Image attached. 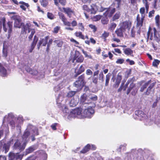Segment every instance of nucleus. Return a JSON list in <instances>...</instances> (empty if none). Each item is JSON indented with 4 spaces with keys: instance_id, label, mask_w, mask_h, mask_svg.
Returning <instances> with one entry per match:
<instances>
[{
    "instance_id": "1",
    "label": "nucleus",
    "mask_w": 160,
    "mask_h": 160,
    "mask_svg": "<svg viewBox=\"0 0 160 160\" xmlns=\"http://www.w3.org/2000/svg\"><path fill=\"white\" fill-rule=\"evenodd\" d=\"M62 107L63 112L66 113L65 115L67 116V117L70 120L72 118L78 117L81 114V109L80 108L72 110L69 113V111L66 106L63 105L62 106Z\"/></svg>"
},
{
    "instance_id": "2",
    "label": "nucleus",
    "mask_w": 160,
    "mask_h": 160,
    "mask_svg": "<svg viewBox=\"0 0 160 160\" xmlns=\"http://www.w3.org/2000/svg\"><path fill=\"white\" fill-rule=\"evenodd\" d=\"M29 134V133L28 132H25L22 137L24 142L21 144L20 141L19 140H17L13 146L14 148L19 150L20 151L23 150L28 141V139H27V138Z\"/></svg>"
},
{
    "instance_id": "3",
    "label": "nucleus",
    "mask_w": 160,
    "mask_h": 160,
    "mask_svg": "<svg viewBox=\"0 0 160 160\" xmlns=\"http://www.w3.org/2000/svg\"><path fill=\"white\" fill-rule=\"evenodd\" d=\"M16 118L13 113L12 112L9 113L4 117L3 123L5 124V122H8L12 127L14 128L16 125L15 122Z\"/></svg>"
},
{
    "instance_id": "4",
    "label": "nucleus",
    "mask_w": 160,
    "mask_h": 160,
    "mask_svg": "<svg viewBox=\"0 0 160 160\" xmlns=\"http://www.w3.org/2000/svg\"><path fill=\"white\" fill-rule=\"evenodd\" d=\"M62 84H59L54 88V90L56 93L55 95L57 98L56 102L58 104H60L61 102L63 100V96L62 95V93L60 92L61 89L62 88Z\"/></svg>"
},
{
    "instance_id": "5",
    "label": "nucleus",
    "mask_w": 160,
    "mask_h": 160,
    "mask_svg": "<svg viewBox=\"0 0 160 160\" xmlns=\"http://www.w3.org/2000/svg\"><path fill=\"white\" fill-rule=\"evenodd\" d=\"M3 29L5 32H8V38L9 39L10 36V34L12 31V22H9L7 24L5 23V19H2Z\"/></svg>"
},
{
    "instance_id": "6",
    "label": "nucleus",
    "mask_w": 160,
    "mask_h": 160,
    "mask_svg": "<svg viewBox=\"0 0 160 160\" xmlns=\"http://www.w3.org/2000/svg\"><path fill=\"white\" fill-rule=\"evenodd\" d=\"M28 132L29 133V134L28 136L30 135V133H32V141H34L35 140V138H34V136L35 135H37L38 134V132L37 128L31 125H29L28 126L27 131H26L25 132ZM28 139L29 140V138H28V137H27V139Z\"/></svg>"
},
{
    "instance_id": "7",
    "label": "nucleus",
    "mask_w": 160,
    "mask_h": 160,
    "mask_svg": "<svg viewBox=\"0 0 160 160\" xmlns=\"http://www.w3.org/2000/svg\"><path fill=\"white\" fill-rule=\"evenodd\" d=\"M94 113V110L92 108L91 106H89L87 108L85 109L83 113H81V115L88 118H91Z\"/></svg>"
},
{
    "instance_id": "8",
    "label": "nucleus",
    "mask_w": 160,
    "mask_h": 160,
    "mask_svg": "<svg viewBox=\"0 0 160 160\" xmlns=\"http://www.w3.org/2000/svg\"><path fill=\"white\" fill-rule=\"evenodd\" d=\"M84 75H82L80 76L74 83V86L78 88V89H81L84 85Z\"/></svg>"
},
{
    "instance_id": "9",
    "label": "nucleus",
    "mask_w": 160,
    "mask_h": 160,
    "mask_svg": "<svg viewBox=\"0 0 160 160\" xmlns=\"http://www.w3.org/2000/svg\"><path fill=\"white\" fill-rule=\"evenodd\" d=\"M84 58L82 55L78 51H75L74 56L72 59V62H82L84 60Z\"/></svg>"
},
{
    "instance_id": "10",
    "label": "nucleus",
    "mask_w": 160,
    "mask_h": 160,
    "mask_svg": "<svg viewBox=\"0 0 160 160\" xmlns=\"http://www.w3.org/2000/svg\"><path fill=\"white\" fill-rule=\"evenodd\" d=\"M131 26V23L129 21H125L121 24L120 27L126 32L128 33Z\"/></svg>"
},
{
    "instance_id": "11",
    "label": "nucleus",
    "mask_w": 160,
    "mask_h": 160,
    "mask_svg": "<svg viewBox=\"0 0 160 160\" xmlns=\"http://www.w3.org/2000/svg\"><path fill=\"white\" fill-rule=\"evenodd\" d=\"M12 19L14 20V27L20 28L21 25L23 24L21 23V20L20 17L18 15H14L12 17Z\"/></svg>"
},
{
    "instance_id": "12",
    "label": "nucleus",
    "mask_w": 160,
    "mask_h": 160,
    "mask_svg": "<svg viewBox=\"0 0 160 160\" xmlns=\"http://www.w3.org/2000/svg\"><path fill=\"white\" fill-rule=\"evenodd\" d=\"M4 132L6 135H8L9 132L8 125L2 123L0 128V139L3 136Z\"/></svg>"
},
{
    "instance_id": "13",
    "label": "nucleus",
    "mask_w": 160,
    "mask_h": 160,
    "mask_svg": "<svg viewBox=\"0 0 160 160\" xmlns=\"http://www.w3.org/2000/svg\"><path fill=\"white\" fill-rule=\"evenodd\" d=\"M135 114V115L137 116L136 118L140 120H144L147 117L146 114H145L142 111L140 110L136 111Z\"/></svg>"
},
{
    "instance_id": "14",
    "label": "nucleus",
    "mask_w": 160,
    "mask_h": 160,
    "mask_svg": "<svg viewBox=\"0 0 160 160\" xmlns=\"http://www.w3.org/2000/svg\"><path fill=\"white\" fill-rule=\"evenodd\" d=\"M9 159V160H13L15 159H21L22 156L18 153H13L10 152L8 154Z\"/></svg>"
},
{
    "instance_id": "15",
    "label": "nucleus",
    "mask_w": 160,
    "mask_h": 160,
    "mask_svg": "<svg viewBox=\"0 0 160 160\" xmlns=\"http://www.w3.org/2000/svg\"><path fill=\"white\" fill-rule=\"evenodd\" d=\"M13 143V139L11 138L10 141L7 143H4L3 145V149L5 151V153H6L9 150L10 146Z\"/></svg>"
},
{
    "instance_id": "16",
    "label": "nucleus",
    "mask_w": 160,
    "mask_h": 160,
    "mask_svg": "<svg viewBox=\"0 0 160 160\" xmlns=\"http://www.w3.org/2000/svg\"><path fill=\"white\" fill-rule=\"evenodd\" d=\"M48 39V37L46 36L44 38L40 40L38 44L37 45L38 48V49H39L40 46L42 44L43 46H46V44L47 43Z\"/></svg>"
},
{
    "instance_id": "17",
    "label": "nucleus",
    "mask_w": 160,
    "mask_h": 160,
    "mask_svg": "<svg viewBox=\"0 0 160 160\" xmlns=\"http://www.w3.org/2000/svg\"><path fill=\"white\" fill-rule=\"evenodd\" d=\"M115 8H110L107 10L106 12L104 13L103 14L105 16V17L108 16L110 17L115 12Z\"/></svg>"
},
{
    "instance_id": "18",
    "label": "nucleus",
    "mask_w": 160,
    "mask_h": 160,
    "mask_svg": "<svg viewBox=\"0 0 160 160\" xmlns=\"http://www.w3.org/2000/svg\"><path fill=\"white\" fill-rule=\"evenodd\" d=\"M31 24L30 23H27L26 24L23 25V28L22 29V31L24 32H26L28 31V32L29 33L31 31Z\"/></svg>"
},
{
    "instance_id": "19",
    "label": "nucleus",
    "mask_w": 160,
    "mask_h": 160,
    "mask_svg": "<svg viewBox=\"0 0 160 160\" xmlns=\"http://www.w3.org/2000/svg\"><path fill=\"white\" fill-rule=\"evenodd\" d=\"M144 18H142V17H141V18H140L139 15H138L137 17V27L141 28L142 26Z\"/></svg>"
},
{
    "instance_id": "20",
    "label": "nucleus",
    "mask_w": 160,
    "mask_h": 160,
    "mask_svg": "<svg viewBox=\"0 0 160 160\" xmlns=\"http://www.w3.org/2000/svg\"><path fill=\"white\" fill-rule=\"evenodd\" d=\"M62 9L64 12L67 14L69 18H70L72 14L74 13L73 11L69 8H63Z\"/></svg>"
},
{
    "instance_id": "21",
    "label": "nucleus",
    "mask_w": 160,
    "mask_h": 160,
    "mask_svg": "<svg viewBox=\"0 0 160 160\" xmlns=\"http://www.w3.org/2000/svg\"><path fill=\"white\" fill-rule=\"evenodd\" d=\"M115 32L117 34L118 37H122L123 36V33H124L125 34H127V33L123 29L121 28V27L117 29L115 31Z\"/></svg>"
},
{
    "instance_id": "22",
    "label": "nucleus",
    "mask_w": 160,
    "mask_h": 160,
    "mask_svg": "<svg viewBox=\"0 0 160 160\" xmlns=\"http://www.w3.org/2000/svg\"><path fill=\"white\" fill-rule=\"evenodd\" d=\"M7 75L6 69L0 64V75L2 77H6Z\"/></svg>"
},
{
    "instance_id": "23",
    "label": "nucleus",
    "mask_w": 160,
    "mask_h": 160,
    "mask_svg": "<svg viewBox=\"0 0 160 160\" xmlns=\"http://www.w3.org/2000/svg\"><path fill=\"white\" fill-rule=\"evenodd\" d=\"M90 10V12H91V13L95 14L98 10V6L95 4H92L91 5V9Z\"/></svg>"
},
{
    "instance_id": "24",
    "label": "nucleus",
    "mask_w": 160,
    "mask_h": 160,
    "mask_svg": "<svg viewBox=\"0 0 160 160\" xmlns=\"http://www.w3.org/2000/svg\"><path fill=\"white\" fill-rule=\"evenodd\" d=\"M122 79V77L121 75H120L119 73L118 74L117 76L116 81L114 85L115 88H117L118 87L121 82Z\"/></svg>"
},
{
    "instance_id": "25",
    "label": "nucleus",
    "mask_w": 160,
    "mask_h": 160,
    "mask_svg": "<svg viewBox=\"0 0 160 160\" xmlns=\"http://www.w3.org/2000/svg\"><path fill=\"white\" fill-rule=\"evenodd\" d=\"M85 65L84 64L82 65L80 67L78 71L76 70L75 72L77 74L76 75H75V77H77V75L80 74L82 72H83L85 70L84 66Z\"/></svg>"
},
{
    "instance_id": "26",
    "label": "nucleus",
    "mask_w": 160,
    "mask_h": 160,
    "mask_svg": "<svg viewBox=\"0 0 160 160\" xmlns=\"http://www.w3.org/2000/svg\"><path fill=\"white\" fill-rule=\"evenodd\" d=\"M87 98L88 97H87L86 94H83L81 97V101L82 102H84L85 104L90 103V102L88 101Z\"/></svg>"
},
{
    "instance_id": "27",
    "label": "nucleus",
    "mask_w": 160,
    "mask_h": 160,
    "mask_svg": "<svg viewBox=\"0 0 160 160\" xmlns=\"http://www.w3.org/2000/svg\"><path fill=\"white\" fill-rule=\"evenodd\" d=\"M36 149L35 146H32L29 147L25 151L26 155L31 153Z\"/></svg>"
},
{
    "instance_id": "28",
    "label": "nucleus",
    "mask_w": 160,
    "mask_h": 160,
    "mask_svg": "<svg viewBox=\"0 0 160 160\" xmlns=\"http://www.w3.org/2000/svg\"><path fill=\"white\" fill-rule=\"evenodd\" d=\"M91 149V145L90 144H88L86 145L83 149L80 151L81 153H85Z\"/></svg>"
},
{
    "instance_id": "29",
    "label": "nucleus",
    "mask_w": 160,
    "mask_h": 160,
    "mask_svg": "<svg viewBox=\"0 0 160 160\" xmlns=\"http://www.w3.org/2000/svg\"><path fill=\"white\" fill-rule=\"evenodd\" d=\"M26 71L31 74L36 75L38 74V71L36 70H33L29 67H27L25 68Z\"/></svg>"
},
{
    "instance_id": "30",
    "label": "nucleus",
    "mask_w": 160,
    "mask_h": 160,
    "mask_svg": "<svg viewBox=\"0 0 160 160\" xmlns=\"http://www.w3.org/2000/svg\"><path fill=\"white\" fill-rule=\"evenodd\" d=\"M78 103V101L75 100L74 99H72L70 102L69 105L71 107H74L76 106Z\"/></svg>"
},
{
    "instance_id": "31",
    "label": "nucleus",
    "mask_w": 160,
    "mask_h": 160,
    "mask_svg": "<svg viewBox=\"0 0 160 160\" xmlns=\"http://www.w3.org/2000/svg\"><path fill=\"white\" fill-rule=\"evenodd\" d=\"M19 3L22 4L20 6V7L23 10L25 11L26 8L25 7L28 8L29 6V5L27 3H25L23 2H20Z\"/></svg>"
},
{
    "instance_id": "32",
    "label": "nucleus",
    "mask_w": 160,
    "mask_h": 160,
    "mask_svg": "<svg viewBox=\"0 0 160 160\" xmlns=\"http://www.w3.org/2000/svg\"><path fill=\"white\" fill-rule=\"evenodd\" d=\"M124 53L127 55H130L132 56H133L132 55L133 51L129 48H128L124 50Z\"/></svg>"
},
{
    "instance_id": "33",
    "label": "nucleus",
    "mask_w": 160,
    "mask_h": 160,
    "mask_svg": "<svg viewBox=\"0 0 160 160\" xmlns=\"http://www.w3.org/2000/svg\"><path fill=\"white\" fill-rule=\"evenodd\" d=\"M151 82V80H150L147 82L145 83L141 88L140 91L143 92L144 90L146 88L149 84Z\"/></svg>"
},
{
    "instance_id": "34",
    "label": "nucleus",
    "mask_w": 160,
    "mask_h": 160,
    "mask_svg": "<svg viewBox=\"0 0 160 160\" xmlns=\"http://www.w3.org/2000/svg\"><path fill=\"white\" fill-rule=\"evenodd\" d=\"M159 16L157 15L155 17V22L156 25L158 27L160 32V23L159 22Z\"/></svg>"
},
{
    "instance_id": "35",
    "label": "nucleus",
    "mask_w": 160,
    "mask_h": 160,
    "mask_svg": "<svg viewBox=\"0 0 160 160\" xmlns=\"http://www.w3.org/2000/svg\"><path fill=\"white\" fill-rule=\"evenodd\" d=\"M87 99H88V100H90V101H95L97 100L98 97L96 95H93L88 97Z\"/></svg>"
},
{
    "instance_id": "36",
    "label": "nucleus",
    "mask_w": 160,
    "mask_h": 160,
    "mask_svg": "<svg viewBox=\"0 0 160 160\" xmlns=\"http://www.w3.org/2000/svg\"><path fill=\"white\" fill-rule=\"evenodd\" d=\"M154 8H157L158 7H160V0H155L153 4Z\"/></svg>"
},
{
    "instance_id": "37",
    "label": "nucleus",
    "mask_w": 160,
    "mask_h": 160,
    "mask_svg": "<svg viewBox=\"0 0 160 160\" xmlns=\"http://www.w3.org/2000/svg\"><path fill=\"white\" fill-rule=\"evenodd\" d=\"M154 84L152 83L147 88V91L144 92V94L146 95H148L150 93L151 90L152 88L154 86Z\"/></svg>"
},
{
    "instance_id": "38",
    "label": "nucleus",
    "mask_w": 160,
    "mask_h": 160,
    "mask_svg": "<svg viewBox=\"0 0 160 160\" xmlns=\"http://www.w3.org/2000/svg\"><path fill=\"white\" fill-rule=\"evenodd\" d=\"M30 32H31V34L28 37V38L29 41H31L32 40V37L35 33V31L34 29H31Z\"/></svg>"
},
{
    "instance_id": "39",
    "label": "nucleus",
    "mask_w": 160,
    "mask_h": 160,
    "mask_svg": "<svg viewBox=\"0 0 160 160\" xmlns=\"http://www.w3.org/2000/svg\"><path fill=\"white\" fill-rule=\"evenodd\" d=\"M140 12L141 15V17L142 18H144L145 14V8L144 7L141 8L140 9Z\"/></svg>"
},
{
    "instance_id": "40",
    "label": "nucleus",
    "mask_w": 160,
    "mask_h": 160,
    "mask_svg": "<svg viewBox=\"0 0 160 160\" xmlns=\"http://www.w3.org/2000/svg\"><path fill=\"white\" fill-rule=\"evenodd\" d=\"M75 34V36L77 37H79L80 38L84 39V37L82 34V33L81 32H76Z\"/></svg>"
},
{
    "instance_id": "41",
    "label": "nucleus",
    "mask_w": 160,
    "mask_h": 160,
    "mask_svg": "<svg viewBox=\"0 0 160 160\" xmlns=\"http://www.w3.org/2000/svg\"><path fill=\"white\" fill-rule=\"evenodd\" d=\"M40 3L41 5L44 7H46L48 4V0H41Z\"/></svg>"
},
{
    "instance_id": "42",
    "label": "nucleus",
    "mask_w": 160,
    "mask_h": 160,
    "mask_svg": "<svg viewBox=\"0 0 160 160\" xmlns=\"http://www.w3.org/2000/svg\"><path fill=\"white\" fill-rule=\"evenodd\" d=\"M76 93V91H70L67 94V97L68 98L72 97L75 95Z\"/></svg>"
},
{
    "instance_id": "43",
    "label": "nucleus",
    "mask_w": 160,
    "mask_h": 160,
    "mask_svg": "<svg viewBox=\"0 0 160 160\" xmlns=\"http://www.w3.org/2000/svg\"><path fill=\"white\" fill-rule=\"evenodd\" d=\"M111 76V74L110 73H108L106 75L105 82V85L106 86H107L108 85L109 81L110 80V77Z\"/></svg>"
},
{
    "instance_id": "44",
    "label": "nucleus",
    "mask_w": 160,
    "mask_h": 160,
    "mask_svg": "<svg viewBox=\"0 0 160 160\" xmlns=\"http://www.w3.org/2000/svg\"><path fill=\"white\" fill-rule=\"evenodd\" d=\"M135 86V85L133 83H131L129 86V88L128 89L127 93V94H128L131 91V90Z\"/></svg>"
},
{
    "instance_id": "45",
    "label": "nucleus",
    "mask_w": 160,
    "mask_h": 160,
    "mask_svg": "<svg viewBox=\"0 0 160 160\" xmlns=\"http://www.w3.org/2000/svg\"><path fill=\"white\" fill-rule=\"evenodd\" d=\"M160 61L158 59H154L152 62V65L154 67H157L159 64Z\"/></svg>"
},
{
    "instance_id": "46",
    "label": "nucleus",
    "mask_w": 160,
    "mask_h": 160,
    "mask_svg": "<svg viewBox=\"0 0 160 160\" xmlns=\"http://www.w3.org/2000/svg\"><path fill=\"white\" fill-rule=\"evenodd\" d=\"M58 15L59 16L60 18L62 20L63 22H64L65 20H66V19L65 18L63 13L59 12H58Z\"/></svg>"
},
{
    "instance_id": "47",
    "label": "nucleus",
    "mask_w": 160,
    "mask_h": 160,
    "mask_svg": "<svg viewBox=\"0 0 160 160\" xmlns=\"http://www.w3.org/2000/svg\"><path fill=\"white\" fill-rule=\"evenodd\" d=\"M109 36V33L108 32H105L102 35V38L104 39V41L106 40V38Z\"/></svg>"
},
{
    "instance_id": "48",
    "label": "nucleus",
    "mask_w": 160,
    "mask_h": 160,
    "mask_svg": "<svg viewBox=\"0 0 160 160\" xmlns=\"http://www.w3.org/2000/svg\"><path fill=\"white\" fill-rule=\"evenodd\" d=\"M54 42L57 44V45L59 47H61L62 44V42L59 40H56L54 41Z\"/></svg>"
},
{
    "instance_id": "49",
    "label": "nucleus",
    "mask_w": 160,
    "mask_h": 160,
    "mask_svg": "<svg viewBox=\"0 0 160 160\" xmlns=\"http://www.w3.org/2000/svg\"><path fill=\"white\" fill-rule=\"evenodd\" d=\"M142 2L144 4L145 6L146 9V12H148V9L149 8V5L148 4V1L147 0H143Z\"/></svg>"
},
{
    "instance_id": "50",
    "label": "nucleus",
    "mask_w": 160,
    "mask_h": 160,
    "mask_svg": "<svg viewBox=\"0 0 160 160\" xmlns=\"http://www.w3.org/2000/svg\"><path fill=\"white\" fill-rule=\"evenodd\" d=\"M38 40V38L36 35H35L34 36L33 41L31 44L36 46Z\"/></svg>"
},
{
    "instance_id": "51",
    "label": "nucleus",
    "mask_w": 160,
    "mask_h": 160,
    "mask_svg": "<svg viewBox=\"0 0 160 160\" xmlns=\"http://www.w3.org/2000/svg\"><path fill=\"white\" fill-rule=\"evenodd\" d=\"M47 17L51 19H54L55 18L54 16L52 13L49 12L47 13Z\"/></svg>"
},
{
    "instance_id": "52",
    "label": "nucleus",
    "mask_w": 160,
    "mask_h": 160,
    "mask_svg": "<svg viewBox=\"0 0 160 160\" xmlns=\"http://www.w3.org/2000/svg\"><path fill=\"white\" fill-rule=\"evenodd\" d=\"M17 120L19 123H22L23 121L22 117L21 115L19 116L17 118Z\"/></svg>"
},
{
    "instance_id": "53",
    "label": "nucleus",
    "mask_w": 160,
    "mask_h": 160,
    "mask_svg": "<svg viewBox=\"0 0 160 160\" xmlns=\"http://www.w3.org/2000/svg\"><path fill=\"white\" fill-rule=\"evenodd\" d=\"M60 27L59 26H57L55 27L54 28V30L53 31V32L55 33H57L59 30H60Z\"/></svg>"
},
{
    "instance_id": "54",
    "label": "nucleus",
    "mask_w": 160,
    "mask_h": 160,
    "mask_svg": "<svg viewBox=\"0 0 160 160\" xmlns=\"http://www.w3.org/2000/svg\"><path fill=\"white\" fill-rule=\"evenodd\" d=\"M120 14L119 13H116L113 17V20H115L118 19L120 17Z\"/></svg>"
},
{
    "instance_id": "55",
    "label": "nucleus",
    "mask_w": 160,
    "mask_h": 160,
    "mask_svg": "<svg viewBox=\"0 0 160 160\" xmlns=\"http://www.w3.org/2000/svg\"><path fill=\"white\" fill-rule=\"evenodd\" d=\"M82 53L85 56V57L88 58H91L92 57L90 55H88L87 54V53L86 51H84V50H82Z\"/></svg>"
},
{
    "instance_id": "56",
    "label": "nucleus",
    "mask_w": 160,
    "mask_h": 160,
    "mask_svg": "<svg viewBox=\"0 0 160 160\" xmlns=\"http://www.w3.org/2000/svg\"><path fill=\"white\" fill-rule=\"evenodd\" d=\"M124 60L122 58L118 59L116 61V63L117 64H122L124 62Z\"/></svg>"
},
{
    "instance_id": "57",
    "label": "nucleus",
    "mask_w": 160,
    "mask_h": 160,
    "mask_svg": "<svg viewBox=\"0 0 160 160\" xmlns=\"http://www.w3.org/2000/svg\"><path fill=\"white\" fill-rule=\"evenodd\" d=\"M102 23L103 24H107L108 22V21L106 19V18H104L103 19H102L101 20Z\"/></svg>"
},
{
    "instance_id": "58",
    "label": "nucleus",
    "mask_w": 160,
    "mask_h": 160,
    "mask_svg": "<svg viewBox=\"0 0 160 160\" xmlns=\"http://www.w3.org/2000/svg\"><path fill=\"white\" fill-rule=\"evenodd\" d=\"M116 25L115 23H111L110 27L109 28V29L111 30H113L116 27Z\"/></svg>"
},
{
    "instance_id": "59",
    "label": "nucleus",
    "mask_w": 160,
    "mask_h": 160,
    "mask_svg": "<svg viewBox=\"0 0 160 160\" xmlns=\"http://www.w3.org/2000/svg\"><path fill=\"white\" fill-rule=\"evenodd\" d=\"M89 27L91 29H93V32H95L97 30V28L95 27V26L92 25V24H90L89 25Z\"/></svg>"
},
{
    "instance_id": "60",
    "label": "nucleus",
    "mask_w": 160,
    "mask_h": 160,
    "mask_svg": "<svg viewBox=\"0 0 160 160\" xmlns=\"http://www.w3.org/2000/svg\"><path fill=\"white\" fill-rule=\"evenodd\" d=\"M83 9L88 12H90V9L86 5H84L83 6Z\"/></svg>"
},
{
    "instance_id": "61",
    "label": "nucleus",
    "mask_w": 160,
    "mask_h": 160,
    "mask_svg": "<svg viewBox=\"0 0 160 160\" xmlns=\"http://www.w3.org/2000/svg\"><path fill=\"white\" fill-rule=\"evenodd\" d=\"M79 29L82 31L84 30V28L82 23H79L78 25Z\"/></svg>"
},
{
    "instance_id": "62",
    "label": "nucleus",
    "mask_w": 160,
    "mask_h": 160,
    "mask_svg": "<svg viewBox=\"0 0 160 160\" xmlns=\"http://www.w3.org/2000/svg\"><path fill=\"white\" fill-rule=\"evenodd\" d=\"M111 41L112 42H116L118 43L120 42V40L119 39L116 38L115 37H113L111 39Z\"/></svg>"
},
{
    "instance_id": "63",
    "label": "nucleus",
    "mask_w": 160,
    "mask_h": 160,
    "mask_svg": "<svg viewBox=\"0 0 160 160\" xmlns=\"http://www.w3.org/2000/svg\"><path fill=\"white\" fill-rule=\"evenodd\" d=\"M63 22L65 25L70 26L71 25V23L70 22L67 21L66 19Z\"/></svg>"
},
{
    "instance_id": "64",
    "label": "nucleus",
    "mask_w": 160,
    "mask_h": 160,
    "mask_svg": "<svg viewBox=\"0 0 160 160\" xmlns=\"http://www.w3.org/2000/svg\"><path fill=\"white\" fill-rule=\"evenodd\" d=\"M36 159V157L33 156L28 157L26 159V160H35Z\"/></svg>"
}]
</instances>
